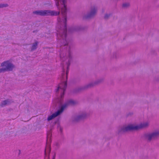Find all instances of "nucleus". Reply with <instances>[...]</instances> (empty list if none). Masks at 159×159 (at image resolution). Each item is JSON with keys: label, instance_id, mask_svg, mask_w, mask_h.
I'll use <instances>...</instances> for the list:
<instances>
[{"label": "nucleus", "instance_id": "1", "mask_svg": "<svg viewBox=\"0 0 159 159\" xmlns=\"http://www.w3.org/2000/svg\"><path fill=\"white\" fill-rule=\"evenodd\" d=\"M75 103V102L73 100H69L64 105L62 106L61 109L58 110L57 112L49 116L48 118V120H50L59 115L60 113L63 112L65 108H66L68 105H74Z\"/></svg>", "mask_w": 159, "mask_h": 159}, {"label": "nucleus", "instance_id": "2", "mask_svg": "<svg viewBox=\"0 0 159 159\" xmlns=\"http://www.w3.org/2000/svg\"><path fill=\"white\" fill-rule=\"evenodd\" d=\"M148 123L141 124L139 125L136 126H134L132 125H130L127 126L123 128L122 129V130L123 132L134 130H137L141 128L145 127L148 126Z\"/></svg>", "mask_w": 159, "mask_h": 159}, {"label": "nucleus", "instance_id": "3", "mask_svg": "<svg viewBox=\"0 0 159 159\" xmlns=\"http://www.w3.org/2000/svg\"><path fill=\"white\" fill-rule=\"evenodd\" d=\"M59 12L49 10L36 11L33 12V13L40 16H57L59 14Z\"/></svg>", "mask_w": 159, "mask_h": 159}, {"label": "nucleus", "instance_id": "4", "mask_svg": "<svg viewBox=\"0 0 159 159\" xmlns=\"http://www.w3.org/2000/svg\"><path fill=\"white\" fill-rule=\"evenodd\" d=\"M62 2L63 5L64 7L62 8L61 9V14L63 16L64 18V23L65 25V27L66 29V8L65 4L66 3V0H62ZM56 5L58 8H59V0H56Z\"/></svg>", "mask_w": 159, "mask_h": 159}, {"label": "nucleus", "instance_id": "5", "mask_svg": "<svg viewBox=\"0 0 159 159\" xmlns=\"http://www.w3.org/2000/svg\"><path fill=\"white\" fill-rule=\"evenodd\" d=\"M1 66L5 67L4 68L0 69V73L4 72L6 71H10L14 67V66L8 61H5L1 64Z\"/></svg>", "mask_w": 159, "mask_h": 159}, {"label": "nucleus", "instance_id": "6", "mask_svg": "<svg viewBox=\"0 0 159 159\" xmlns=\"http://www.w3.org/2000/svg\"><path fill=\"white\" fill-rule=\"evenodd\" d=\"M67 81L65 82H63L59 85L56 91L57 92L59 89H62L63 91V93L61 95V98L63 97L64 92L67 87Z\"/></svg>", "mask_w": 159, "mask_h": 159}, {"label": "nucleus", "instance_id": "7", "mask_svg": "<svg viewBox=\"0 0 159 159\" xmlns=\"http://www.w3.org/2000/svg\"><path fill=\"white\" fill-rule=\"evenodd\" d=\"M159 135V131L155 132L152 134L146 135V137L148 140L155 139Z\"/></svg>", "mask_w": 159, "mask_h": 159}, {"label": "nucleus", "instance_id": "8", "mask_svg": "<svg viewBox=\"0 0 159 159\" xmlns=\"http://www.w3.org/2000/svg\"><path fill=\"white\" fill-rule=\"evenodd\" d=\"M97 12V9L94 8L91 11L90 15L88 16V17H91L94 15Z\"/></svg>", "mask_w": 159, "mask_h": 159}, {"label": "nucleus", "instance_id": "9", "mask_svg": "<svg viewBox=\"0 0 159 159\" xmlns=\"http://www.w3.org/2000/svg\"><path fill=\"white\" fill-rule=\"evenodd\" d=\"M48 151H49V152L50 153L51 151V149L50 147L49 144H47L45 150V154H46V152H47Z\"/></svg>", "mask_w": 159, "mask_h": 159}, {"label": "nucleus", "instance_id": "10", "mask_svg": "<svg viewBox=\"0 0 159 159\" xmlns=\"http://www.w3.org/2000/svg\"><path fill=\"white\" fill-rule=\"evenodd\" d=\"M9 103V101L8 100H5L2 102L1 104V106L3 107L6 104H8Z\"/></svg>", "mask_w": 159, "mask_h": 159}, {"label": "nucleus", "instance_id": "11", "mask_svg": "<svg viewBox=\"0 0 159 159\" xmlns=\"http://www.w3.org/2000/svg\"><path fill=\"white\" fill-rule=\"evenodd\" d=\"M38 42H35V43L33 44V45H32V50H34L36 48L37 46L38 45Z\"/></svg>", "mask_w": 159, "mask_h": 159}, {"label": "nucleus", "instance_id": "12", "mask_svg": "<svg viewBox=\"0 0 159 159\" xmlns=\"http://www.w3.org/2000/svg\"><path fill=\"white\" fill-rule=\"evenodd\" d=\"M51 135L50 133H48L47 134V142H48V141H50L51 140Z\"/></svg>", "mask_w": 159, "mask_h": 159}, {"label": "nucleus", "instance_id": "13", "mask_svg": "<svg viewBox=\"0 0 159 159\" xmlns=\"http://www.w3.org/2000/svg\"><path fill=\"white\" fill-rule=\"evenodd\" d=\"M70 65V64L69 63L67 65V70L66 72V78H67V76L69 72V66Z\"/></svg>", "mask_w": 159, "mask_h": 159}, {"label": "nucleus", "instance_id": "14", "mask_svg": "<svg viewBox=\"0 0 159 159\" xmlns=\"http://www.w3.org/2000/svg\"><path fill=\"white\" fill-rule=\"evenodd\" d=\"M129 5V4L128 3H125L123 4V7H126L128 6Z\"/></svg>", "mask_w": 159, "mask_h": 159}, {"label": "nucleus", "instance_id": "15", "mask_svg": "<svg viewBox=\"0 0 159 159\" xmlns=\"http://www.w3.org/2000/svg\"><path fill=\"white\" fill-rule=\"evenodd\" d=\"M6 6V5H5L4 4L0 5V7H5Z\"/></svg>", "mask_w": 159, "mask_h": 159}, {"label": "nucleus", "instance_id": "16", "mask_svg": "<svg viewBox=\"0 0 159 159\" xmlns=\"http://www.w3.org/2000/svg\"><path fill=\"white\" fill-rule=\"evenodd\" d=\"M109 16V15H108L107 14H106L105 15V16H104V18L105 19H107Z\"/></svg>", "mask_w": 159, "mask_h": 159}, {"label": "nucleus", "instance_id": "17", "mask_svg": "<svg viewBox=\"0 0 159 159\" xmlns=\"http://www.w3.org/2000/svg\"><path fill=\"white\" fill-rule=\"evenodd\" d=\"M60 20H60V18H58L57 19V20H58V22H60Z\"/></svg>", "mask_w": 159, "mask_h": 159}, {"label": "nucleus", "instance_id": "18", "mask_svg": "<svg viewBox=\"0 0 159 159\" xmlns=\"http://www.w3.org/2000/svg\"><path fill=\"white\" fill-rule=\"evenodd\" d=\"M55 155H54L52 159H55Z\"/></svg>", "mask_w": 159, "mask_h": 159}, {"label": "nucleus", "instance_id": "19", "mask_svg": "<svg viewBox=\"0 0 159 159\" xmlns=\"http://www.w3.org/2000/svg\"><path fill=\"white\" fill-rule=\"evenodd\" d=\"M63 74L64 75V72Z\"/></svg>", "mask_w": 159, "mask_h": 159}, {"label": "nucleus", "instance_id": "20", "mask_svg": "<svg viewBox=\"0 0 159 159\" xmlns=\"http://www.w3.org/2000/svg\"><path fill=\"white\" fill-rule=\"evenodd\" d=\"M60 130H61V128H60Z\"/></svg>", "mask_w": 159, "mask_h": 159}]
</instances>
